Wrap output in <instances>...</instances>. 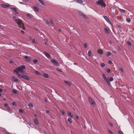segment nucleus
Returning <instances> with one entry per match:
<instances>
[{
	"label": "nucleus",
	"instance_id": "obj_1",
	"mask_svg": "<svg viewBox=\"0 0 134 134\" xmlns=\"http://www.w3.org/2000/svg\"><path fill=\"white\" fill-rule=\"evenodd\" d=\"M13 18L15 22L18 25L19 27L24 30H25L24 24L22 20L19 19H17L16 16H13Z\"/></svg>",
	"mask_w": 134,
	"mask_h": 134
},
{
	"label": "nucleus",
	"instance_id": "obj_42",
	"mask_svg": "<svg viewBox=\"0 0 134 134\" xmlns=\"http://www.w3.org/2000/svg\"><path fill=\"white\" fill-rule=\"evenodd\" d=\"M126 20H127V21L128 22H129L131 21L130 19V18H127L126 19Z\"/></svg>",
	"mask_w": 134,
	"mask_h": 134
},
{
	"label": "nucleus",
	"instance_id": "obj_7",
	"mask_svg": "<svg viewBox=\"0 0 134 134\" xmlns=\"http://www.w3.org/2000/svg\"><path fill=\"white\" fill-rule=\"evenodd\" d=\"M22 77L27 80H30V78L27 76L25 75H21V78Z\"/></svg>",
	"mask_w": 134,
	"mask_h": 134
},
{
	"label": "nucleus",
	"instance_id": "obj_9",
	"mask_svg": "<svg viewBox=\"0 0 134 134\" xmlns=\"http://www.w3.org/2000/svg\"><path fill=\"white\" fill-rule=\"evenodd\" d=\"M44 54L48 58H49L51 57V56L50 54L46 52H44Z\"/></svg>",
	"mask_w": 134,
	"mask_h": 134
},
{
	"label": "nucleus",
	"instance_id": "obj_54",
	"mask_svg": "<svg viewBox=\"0 0 134 134\" xmlns=\"http://www.w3.org/2000/svg\"><path fill=\"white\" fill-rule=\"evenodd\" d=\"M108 63H109V64H111L112 63V62L110 60L108 61Z\"/></svg>",
	"mask_w": 134,
	"mask_h": 134
},
{
	"label": "nucleus",
	"instance_id": "obj_2",
	"mask_svg": "<svg viewBox=\"0 0 134 134\" xmlns=\"http://www.w3.org/2000/svg\"><path fill=\"white\" fill-rule=\"evenodd\" d=\"M97 4L101 5V7L105 8L106 5L103 0H98L97 2Z\"/></svg>",
	"mask_w": 134,
	"mask_h": 134
},
{
	"label": "nucleus",
	"instance_id": "obj_64",
	"mask_svg": "<svg viewBox=\"0 0 134 134\" xmlns=\"http://www.w3.org/2000/svg\"><path fill=\"white\" fill-rule=\"evenodd\" d=\"M46 112L47 113H49V110H48L46 111Z\"/></svg>",
	"mask_w": 134,
	"mask_h": 134
},
{
	"label": "nucleus",
	"instance_id": "obj_50",
	"mask_svg": "<svg viewBox=\"0 0 134 134\" xmlns=\"http://www.w3.org/2000/svg\"><path fill=\"white\" fill-rule=\"evenodd\" d=\"M112 52L113 53L115 54H116L117 53L115 51H113Z\"/></svg>",
	"mask_w": 134,
	"mask_h": 134
},
{
	"label": "nucleus",
	"instance_id": "obj_27",
	"mask_svg": "<svg viewBox=\"0 0 134 134\" xmlns=\"http://www.w3.org/2000/svg\"><path fill=\"white\" fill-rule=\"evenodd\" d=\"M29 106L30 108H32L33 107V105L31 103H30L29 104Z\"/></svg>",
	"mask_w": 134,
	"mask_h": 134
},
{
	"label": "nucleus",
	"instance_id": "obj_6",
	"mask_svg": "<svg viewBox=\"0 0 134 134\" xmlns=\"http://www.w3.org/2000/svg\"><path fill=\"white\" fill-rule=\"evenodd\" d=\"M14 72L16 73L17 75L18 76L19 79H20L21 78V75H20V73L17 71L16 70H14Z\"/></svg>",
	"mask_w": 134,
	"mask_h": 134
},
{
	"label": "nucleus",
	"instance_id": "obj_33",
	"mask_svg": "<svg viewBox=\"0 0 134 134\" xmlns=\"http://www.w3.org/2000/svg\"><path fill=\"white\" fill-rule=\"evenodd\" d=\"M119 10L122 12L123 13H125L126 12L125 10L124 9H119Z\"/></svg>",
	"mask_w": 134,
	"mask_h": 134
},
{
	"label": "nucleus",
	"instance_id": "obj_26",
	"mask_svg": "<svg viewBox=\"0 0 134 134\" xmlns=\"http://www.w3.org/2000/svg\"><path fill=\"white\" fill-rule=\"evenodd\" d=\"M91 55V50H89L88 52V55L89 57H90Z\"/></svg>",
	"mask_w": 134,
	"mask_h": 134
},
{
	"label": "nucleus",
	"instance_id": "obj_55",
	"mask_svg": "<svg viewBox=\"0 0 134 134\" xmlns=\"http://www.w3.org/2000/svg\"><path fill=\"white\" fill-rule=\"evenodd\" d=\"M76 118L77 120H79L80 119L79 117L77 115L76 116Z\"/></svg>",
	"mask_w": 134,
	"mask_h": 134
},
{
	"label": "nucleus",
	"instance_id": "obj_24",
	"mask_svg": "<svg viewBox=\"0 0 134 134\" xmlns=\"http://www.w3.org/2000/svg\"><path fill=\"white\" fill-rule=\"evenodd\" d=\"M71 119L70 118H68L67 120L69 122L70 124L72 123V121Z\"/></svg>",
	"mask_w": 134,
	"mask_h": 134
},
{
	"label": "nucleus",
	"instance_id": "obj_10",
	"mask_svg": "<svg viewBox=\"0 0 134 134\" xmlns=\"http://www.w3.org/2000/svg\"><path fill=\"white\" fill-rule=\"evenodd\" d=\"M24 58L28 62H30L31 61V59L30 57L27 56H25Z\"/></svg>",
	"mask_w": 134,
	"mask_h": 134
},
{
	"label": "nucleus",
	"instance_id": "obj_40",
	"mask_svg": "<svg viewBox=\"0 0 134 134\" xmlns=\"http://www.w3.org/2000/svg\"><path fill=\"white\" fill-rule=\"evenodd\" d=\"M111 54V53L109 52L107 53V56H109Z\"/></svg>",
	"mask_w": 134,
	"mask_h": 134
},
{
	"label": "nucleus",
	"instance_id": "obj_17",
	"mask_svg": "<svg viewBox=\"0 0 134 134\" xmlns=\"http://www.w3.org/2000/svg\"><path fill=\"white\" fill-rule=\"evenodd\" d=\"M98 52L99 54H102L103 53V52L102 50L101 49H98Z\"/></svg>",
	"mask_w": 134,
	"mask_h": 134
},
{
	"label": "nucleus",
	"instance_id": "obj_29",
	"mask_svg": "<svg viewBox=\"0 0 134 134\" xmlns=\"http://www.w3.org/2000/svg\"><path fill=\"white\" fill-rule=\"evenodd\" d=\"M27 15L30 18H32V15L30 14H27Z\"/></svg>",
	"mask_w": 134,
	"mask_h": 134
},
{
	"label": "nucleus",
	"instance_id": "obj_16",
	"mask_svg": "<svg viewBox=\"0 0 134 134\" xmlns=\"http://www.w3.org/2000/svg\"><path fill=\"white\" fill-rule=\"evenodd\" d=\"M33 9L36 12H38L39 11V9L37 7L33 6Z\"/></svg>",
	"mask_w": 134,
	"mask_h": 134
},
{
	"label": "nucleus",
	"instance_id": "obj_47",
	"mask_svg": "<svg viewBox=\"0 0 134 134\" xmlns=\"http://www.w3.org/2000/svg\"><path fill=\"white\" fill-rule=\"evenodd\" d=\"M120 70L121 72H122V73L124 72V71H123V69L122 68H120Z\"/></svg>",
	"mask_w": 134,
	"mask_h": 134
},
{
	"label": "nucleus",
	"instance_id": "obj_35",
	"mask_svg": "<svg viewBox=\"0 0 134 134\" xmlns=\"http://www.w3.org/2000/svg\"><path fill=\"white\" fill-rule=\"evenodd\" d=\"M101 66L102 67H104L105 66V64L104 63H101L100 64Z\"/></svg>",
	"mask_w": 134,
	"mask_h": 134
},
{
	"label": "nucleus",
	"instance_id": "obj_51",
	"mask_svg": "<svg viewBox=\"0 0 134 134\" xmlns=\"http://www.w3.org/2000/svg\"><path fill=\"white\" fill-rule=\"evenodd\" d=\"M50 24L52 25L54 24V23L51 20L50 22Z\"/></svg>",
	"mask_w": 134,
	"mask_h": 134
},
{
	"label": "nucleus",
	"instance_id": "obj_14",
	"mask_svg": "<svg viewBox=\"0 0 134 134\" xmlns=\"http://www.w3.org/2000/svg\"><path fill=\"white\" fill-rule=\"evenodd\" d=\"M104 29L105 32L106 34H108L109 33V31L108 29H107L106 27H105Z\"/></svg>",
	"mask_w": 134,
	"mask_h": 134
},
{
	"label": "nucleus",
	"instance_id": "obj_46",
	"mask_svg": "<svg viewBox=\"0 0 134 134\" xmlns=\"http://www.w3.org/2000/svg\"><path fill=\"white\" fill-rule=\"evenodd\" d=\"M28 124L29 126L31 127H32V126H33V125L32 124L30 123H28Z\"/></svg>",
	"mask_w": 134,
	"mask_h": 134
},
{
	"label": "nucleus",
	"instance_id": "obj_21",
	"mask_svg": "<svg viewBox=\"0 0 134 134\" xmlns=\"http://www.w3.org/2000/svg\"><path fill=\"white\" fill-rule=\"evenodd\" d=\"M68 114L69 116H70V117L72 118L73 116L71 115V113L70 111L68 112Z\"/></svg>",
	"mask_w": 134,
	"mask_h": 134
},
{
	"label": "nucleus",
	"instance_id": "obj_34",
	"mask_svg": "<svg viewBox=\"0 0 134 134\" xmlns=\"http://www.w3.org/2000/svg\"><path fill=\"white\" fill-rule=\"evenodd\" d=\"M113 80V77H110L109 79V81L111 82Z\"/></svg>",
	"mask_w": 134,
	"mask_h": 134
},
{
	"label": "nucleus",
	"instance_id": "obj_30",
	"mask_svg": "<svg viewBox=\"0 0 134 134\" xmlns=\"http://www.w3.org/2000/svg\"><path fill=\"white\" fill-rule=\"evenodd\" d=\"M19 112L21 113H24V111L23 110L21 109H20L19 110Z\"/></svg>",
	"mask_w": 134,
	"mask_h": 134
},
{
	"label": "nucleus",
	"instance_id": "obj_15",
	"mask_svg": "<svg viewBox=\"0 0 134 134\" xmlns=\"http://www.w3.org/2000/svg\"><path fill=\"white\" fill-rule=\"evenodd\" d=\"M34 122L36 125H39L38 121L37 118H35L34 119Z\"/></svg>",
	"mask_w": 134,
	"mask_h": 134
},
{
	"label": "nucleus",
	"instance_id": "obj_44",
	"mask_svg": "<svg viewBox=\"0 0 134 134\" xmlns=\"http://www.w3.org/2000/svg\"><path fill=\"white\" fill-rule=\"evenodd\" d=\"M7 109L9 111L10 113H12V112L10 111V108L9 107V106L7 107Z\"/></svg>",
	"mask_w": 134,
	"mask_h": 134
},
{
	"label": "nucleus",
	"instance_id": "obj_61",
	"mask_svg": "<svg viewBox=\"0 0 134 134\" xmlns=\"http://www.w3.org/2000/svg\"><path fill=\"white\" fill-rule=\"evenodd\" d=\"M109 124L110 125V126L111 127H112V126H113V125L110 123H109Z\"/></svg>",
	"mask_w": 134,
	"mask_h": 134
},
{
	"label": "nucleus",
	"instance_id": "obj_23",
	"mask_svg": "<svg viewBox=\"0 0 134 134\" xmlns=\"http://www.w3.org/2000/svg\"><path fill=\"white\" fill-rule=\"evenodd\" d=\"M41 4H42L43 5H44V2L43 1V0H37Z\"/></svg>",
	"mask_w": 134,
	"mask_h": 134
},
{
	"label": "nucleus",
	"instance_id": "obj_49",
	"mask_svg": "<svg viewBox=\"0 0 134 134\" xmlns=\"http://www.w3.org/2000/svg\"><path fill=\"white\" fill-rule=\"evenodd\" d=\"M62 113L63 115H64L65 114V111L64 110H62Z\"/></svg>",
	"mask_w": 134,
	"mask_h": 134
},
{
	"label": "nucleus",
	"instance_id": "obj_36",
	"mask_svg": "<svg viewBox=\"0 0 134 134\" xmlns=\"http://www.w3.org/2000/svg\"><path fill=\"white\" fill-rule=\"evenodd\" d=\"M33 62L35 63H37L38 62L37 60L36 59H34L33 60Z\"/></svg>",
	"mask_w": 134,
	"mask_h": 134
},
{
	"label": "nucleus",
	"instance_id": "obj_39",
	"mask_svg": "<svg viewBox=\"0 0 134 134\" xmlns=\"http://www.w3.org/2000/svg\"><path fill=\"white\" fill-rule=\"evenodd\" d=\"M58 71H59V72H62V70L60 69H59V68H57V69H56Z\"/></svg>",
	"mask_w": 134,
	"mask_h": 134
},
{
	"label": "nucleus",
	"instance_id": "obj_12",
	"mask_svg": "<svg viewBox=\"0 0 134 134\" xmlns=\"http://www.w3.org/2000/svg\"><path fill=\"white\" fill-rule=\"evenodd\" d=\"M12 80L15 82H17L18 81V80L16 79V78L14 76H13L12 77Z\"/></svg>",
	"mask_w": 134,
	"mask_h": 134
},
{
	"label": "nucleus",
	"instance_id": "obj_41",
	"mask_svg": "<svg viewBox=\"0 0 134 134\" xmlns=\"http://www.w3.org/2000/svg\"><path fill=\"white\" fill-rule=\"evenodd\" d=\"M84 47L85 48H86L87 47V44L86 43H85L84 44Z\"/></svg>",
	"mask_w": 134,
	"mask_h": 134
},
{
	"label": "nucleus",
	"instance_id": "obj_38",
	"mask_svg": "<svg viewBox=\"0 0 134 134\" xmlns=\"http://www.w3.org/2000/svg\"><path fill=\"white\" fill-rule=\"evenodd\" d=\"M45 22L47 25H48L49 24V23L47 20H46Z\"/></svg>",
	"mask_w": 134,
	"mask_h": 134
},
{
	"label": "nucleus",
	"instance_id": "obj_37",
	"mask_svg": "<svg viewBox=\"0 0 134 134\" xmlns=\"http://www.w3.org/2000/svg\"><path fill=\"white\" fill-rule=\"evenodd\" d=\"M108 132L110 133V134H113V132L111 130H110L109 129L108 130Z\"/></svg>",
	"mask_w": 134,
	"mask_h": 134
},
{
	"label": "nucleus",
	"instance_id": "obj_58",
	"mask_svg": "<svg viewBox=\"0 0 134 134\" xmlns=\"http://www.w3.org/2000/svg\"><path fill=\"white\" fill-rule=\"evenodd\" d=\"M5 132V134H11V133H9V132H7V131H6V132Z\"/></svg>",
	"mask_w": 134,
	"mask_h": 134
},
{
	"label": "nucleus",
	"instance_id": "obj_22",
	"mask_svg": "<svg viewBox=\"0 0 134 134\" xmlns=\"http://www.w3.org/2000/svg\"><path fill=\"white\" fill-rule=\"evenodd\" d=\"M64 82L65 83L67 84H68L70 86L71 85L70 83L68 81H64Z\"/></svg>",
	"mask_w": 134,
	"mask_h": 134
},
{
	"label": "nucleus",
	"instance_id": "obj_62",
	"mask_svg": "<svg viewBox=\"0 0 134 134\" xmlns=\"http://www.w3.org/2000/svg\"><path fill=\"white\" fill-rule=\"evenodd\" d=\"M2 89L1 88H0V92H2Z\"/></svg>",
	"mask_w": 134,
	"mask_h": 134
},
{
	"label": "nucleus",
	"instance_id": "obj_3",
	"mask_svg": "<svg viewBox=\"0 0 134 134\" xmlns=\"http://www.w3.org/2000/svg\"><path fill=\"white\" fill-rule=\"evenodd\" d=\"M25 69V67L24 65H22L16 68V70H17L21 73H24L25 71L23 70V69Z\"/></svg>",
	"mask_w": 134,
	"mask_h": 134
},
{
	"label": "nucleus",
	"instance_id": "obj_4",
	"mask_svg": "<svg viewBox=\"0 0 134 134\" xmlns=\"http://www.w3.org/2000/svg\"><path fill=\"white\" fill-rule=\"evenodd\" d=\"M102 76L103 79L106 82L107 84L109 85H110V83L109 81V79L107 77L106 75L104 74H102Z\"/></svg>",
	"mask_w": 134,
	"mask_h": 134
},
{
	"label": "nucleus",
	"instance_id": "obj_31",
	"mask_svg": "<svg viewBox=\"0 0 134 134\" xmlns=\"http://www.w3.org/2000/svg\"><path fill=\"white\" fill-rule=\"evenodd\" d=\"M12 92L13 93L15 94H17L16 91L15 89L13 90Z\"/></svg>",
	"mask_w": 134,
	"mask_h": 134
},
{
	"label": "nucleus",
	"instance_id": "obj_13",
	"mask_svg": "<svg viewBox=\"0 0 134 134\" xmlns=\"http://www.w3.org/2000/svg\"><path fill=\"white\" fill-rule=\"evenodd\" d=\"M51 62L52 63H53L55 64V65H56L57 66H58V65L59 64L55 60H54L53 59V60H52Z\"/></svg>",
	"mask_w": 134,
	"mask_h": 134
},
{
	"label": "nucleus",
	"instance_id": "obj_43",
	"mask_svg": "<svg viewBox=\"0 0 134 134\" xmlns=\"http://www.w3.org/2000/svg\"><path fill=\"white\" fill-rule=\"evenodd\" d=\"M118 132L119 134H124L123 132L119 130Z\"/></svg>",
	"mask_w": 134,
	"mask_h": 134
},
{
	"label": "nucleus",
	"instance_id": "obj_59",
	"mask_svg": "<svg viewBox=\"0 0 134 134\" xmlns=\"http://www.w3.org/2000/svg\"><path fill=\"white\" fill-rule=\"evenodd\" d=\"M79 14L80 15H82V14H83V13L82 12H79Z\"/></svg>",
	"mask_w": 134,
	"mask_h": 134
},
{
	"label": "nucleus",
	"instance_id": "obj_48",
	"mask_svg": "<svg viewBox=\"0 0 134 134\" xmlns=\"http://www.w3.org/2000/svg\"><path fill=\"white\" fill-rule=\"evenodd\" d=\"M81 16H82L84 18H86V15L84 13H83Z\"/></svg>",
	"mask_w": 134,
	"mask_h": 134
},
{
	"label": "nucleus",
	"instance_id": "obj_25",
	"mask_svg": "<svg viewBox=\"0 0 134 134\" xmlns=\"http://www.w3.org/2000/svg\"><path fill=\"white\" fill-rule=\"evenodd\" d=\"M43 76L46 78H48V75L47 74L44 73L43 74Z\"/></svg>",
	"mask_w": 134,
	"mask_h": 134
},
{
	"label": "nucleus",
	"instance_id": "obj_20",
	"mask_svg": "<svg viewBox=\"0 0 134 134\" xmlns=\"http://www.w3.org/2000/svg\"><path fill=\"white\" fill-rule=\"evenodd\" d=\"M11 9L13 10L15 13H16V12H17V9L15 7H12L11 8Z\"/></svg>",
	"mask_w": 134,
	"mask_h": 134
},
{
	"label": "nucleus",
	"instance_id": "obj_11",
	"mask_svg": "<svg viewBox=\"0 0 134 134\" xmlns=\"http://www.w3.org/2000/svg\"><path fill=\"white\" fill-rule=\"evenodd\" d=\"M1 6L2 7H3L4 8H6L9 7H10L9 5L8 4H2Z\"/></svg>",
	"mask_w": 134,
	"mask_h": 134
},
{
	"label": "nucleus",
	"instance_id": "obj_63",
	"mask_svg": "<svg viewBox=\"0 0 134 134\" xmlns=\"http://www.w3.org/2000/svg\"><path fill=\"white\" fill-rule=\"evenodd\" d=\"M21 32L23 34H24V31L23 30H21Z\"/></svg>",
	"mask_w": 134,
	"mask_h": 134
},
{
	"label": "nucleus",
	"instance_id": "obj_53",
	"mask_svg": "<svg viewBox=\"0 0 134 134\" xmlns=\"http://www.w3.org/2000/svg\"><path fill=\"white\" fill-rule=\"evenodd\" d=\"M12 104L13 105H16V104L15 103V102H13L12 103Z\"/></svg>",
	"mask_w": 134,
	"mask_h": 134
},
{
	"label": "nucleus",
	"instance_id": "obj_8",
	"mask_svg": "<svg viewBox=\"0 0 134 134\" xmlns=\"http://www.w3.org/2000/svg\"><path fill=\"white\" fill-rule=\"evenodd\" d=\"M103 18L108 23L110 24H111V22L110 21L107 16H103Z\"/></svg>",
	"mask_w": 134,
	"mask_h": 134
},
{
	"label": "nucleus",
	"instance_id": "obj_52",
	"mask_svg": "<svg viewBox=\"0 0 134 134\" xmlns=\"http://www.w3.org/2000/svg\"><path fill=\"white\" fill-rule=\"evenodd\" d=\"M47 98H44V101L46 102H47Z\"/></svg>",
	"mask_w": 134,
	"mask_h": 134
},
{
	"label": "nucleus",
	"instance_id": "obj_32",
	"mask_svg": "<svg viewBox=\"0 0 134 134\" xmlns=\"http://www.w3.org/2000/svg\"><path fill=\"white\" fill-rule=\"evenodd\" d=\"M127 44L129 46H131V43L130 41H127Z\"/></svg>",
	"mask_w": 134,
	"mask_h": 134
},
{
	"label": "nucleus",
	"instance_id": "obj_5",
	"mask_svg": "<svg viewBox=\"0 0 134 134\" xmlns=\"http://www.w3.org/2000/svg\"><path fill=\"white\" fill-rule=\"evenodd\" d=\"M88 100L90 103L92 105H94L95 104V102L94 99L91 97H88Z\"/></svg>",
	"mask_w": 134,
	"mask_h": 134
},
{
	"label": "nucleus",
	"instance_id": "obj_56",
	"mask_svg": "<svg viewBox=\"0 0 134 134\" xmlns=\"http://www.w3.org/2000/svg\"><path fill=\"white\" fill-rule=\"evenodd\" d=\"M110 70L109 69H108L107 70V72L108 73H109L110 72Z\"/></svg>",
	"mask_w": 134,
	"mask_h": 134
},
{
	"label": "nucleus",
	"instance_id": "obj_28",
	"mask_svg": "<svg viewBox=\"0 0 134 134\" xmlns=\"http://www.w3.org/2000/svg\"><path fill=\"white\" fill-rule=\"evenodd\" d=\"M117 26L118 27L119 29H122V27H121V26L120 25H117ZM121 30L122 31V30Z\"/></svg>",
	"mask_w": 134,
	"mask_h": 134
},
{
	"label": "nucleus",
	"instance_id": "obj_18",
	"mask_svg": "<svg viewBox=\"0 0 134 134\" xmlns=\"http://www.w3.org/2000/svg\"><path fill=\"white\" fill-rule=\"evenodd\" d=\"M76 2L77 3L80 4H82L83 3V1L82 0H76Z\"/></svg>",
	"mask_w": 134,
	"mask_h": 134
},
{
	"label": "nucleus",
	"instance_id": "obj_45",
	"mask_svg": "<svg viewBox=\"0 0 134 134\" xmlns=\"http://www.w3.org/2000/svg\"><path fill=\"white\" fill-rule=\"evenodd\" d=\"M4 105L5 106V107H7L9 106L8 104L7 103L5 104H4Z\"/></svg>",
	"mask_w": 134,
	"mask_h": 134
},
{
	"label": "nucleus",
	"instance_id": "obj_19",
	"mask_svg": "<svg viewBox=\"0 0 134 134\" xmlns=\"http://www.w3.org/2000/svg\"><path fill=\"white\" fill-rule=\"evenodd\" d=\"M35 73L36 74L39 75H41V73L39 72V71H36V70H35L34 71Z\"/></svg>",
	"mask_w": 134,
	"mask_h": 134
},
{
	"label": "nucleus",
	"instance_id": "obj_60",
	"mask_svg": "<svg viewBox=\"0 0 134 134\" xmlns=\"http://www.w3.org/2000/svg\"><path fill=\"white\" fill-rule=\"evenodd\" d=\"M9 62L10 63H13V62L12 60H10Z\"/></svg>",
	"mask_w": 134,
	"mask_h": 134
},
{
	"label": "nucleus",
	"instance_id": "obj_57",
	"mask_svg": "<svg viewBox=\"0 0 134 134\" xmlns=\"http://www.w3.org/2000/svg\"><path fill=\"white\" fill-rule=\"evenodd\" d=\"M32 42L33 43H34L35 42V40L34 39H33L32 40Z\"/></svg>",
	"mask_w": 134,
	"mask_h": 134
}]
</instances>
